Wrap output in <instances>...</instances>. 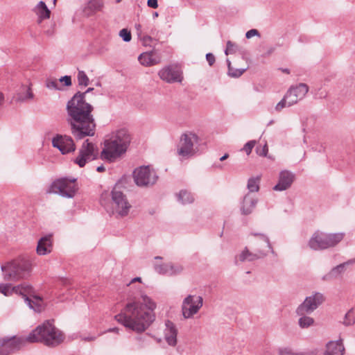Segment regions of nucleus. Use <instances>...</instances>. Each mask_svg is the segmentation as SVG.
Segmentation results:
<instances>
[{"label":"nucleus","mask_w":355,"mask_h":355,"mask_svg":"<svg viewBox=\"0 0 355 355\" xmlns=\"http://www.w3.org/2000/svg\"><path fill=\"white\" fill-rule=\"evenodd\" d=\"M344 237L343 233L327 234L316 231L309 241V247L313 250H322L334 247Z\"/></svg>","instance_id":"7"},{"label":"nucleus","mask_w":355,"mask_h":355,"mask_svg":"<svg viewBox=\"0 0 355 355\" xmlns=\"http://www.w3.org/2000/svg\"><path fill=\"white\" fill-rule=\"evenodd\" d=\"M4 279L17 281L28 277L31 271V263L27 259H17L1 266Z\"/></svg>","instance_id":"6"},{"label":"nucleus","mask_w":355,"mask_h":355,"mask_svg":"<svg viewBox=\"0 0 355 355\" xmlns=\"http://www.w3.org/2000/svg\"><path fill=\"white\" fill-rule=\"evenodd\" d=\"M116 2H120L121 1V0H116Z\"/></svg>","instance_id":"64"},{"label":"nucleus","mask_w":355,"mask_h":355,"mask_svg":"<svg viewBox=\"0 0 355 355\" xmlns=\"http://www.w3.org/2000/svg\"><path fill=\"white\" fill-rule=\"evenodd\" d=\"M252 235L257 236L259 238V240L263 241L266 244L267 247L270 250L272 254L275 253L273 248L270 244V240L266 234L261 233H252Z\"/></svg>","instance_id":"37"},{"label":"nucleus","mask_w":355,"mask_h":355,"mask_svg":"<svg viewBox=\"0 0 355 355\" xmlns=\"http://www.w3.org/2000/svg\"><path fill=\"white\" fill-rule=\"evenodd\" d=\"M355 323V311L349 310L345 315L343 324L345 326H350Z\"/></svg>","instance_id":"35"},{"label":"nucleus","mask_w":355,"mask_h":355,"mask_svg":"<svg viewBox=\"0 0 355 355\" xmlns=\"http://www.w3.org/2000/svg\"><path fill=\"white\" fill-rule=\"evenodd\" d=\"M94 89L93 87H89L84 92H77L67 103V121L71 134L76 139L95 135L96 125L92 114L94 107L85 100L86 94Z\"/></svg>","instance_id":"1"},{"label":"nucleus","mask_w":355,"mask_h":355,"mask_svg":"<svg viewBox=\"0 0 355 355\" xmlns=\"http://www.w3.org/2000/svg\"><path fill=\"white\" fill-rule=\"evenodd\" d=\"M206 60L209 63V66H212L215 62V56L211 53L206 54Z\"/></svg>","instance_id":"48"},{"label":"nucleus","mask_w":355,"mask_h":355,"mask_svg":"<svg viewBox=\"0 0 355 355\" xmlns=\"http://www.w3.org/2000/svg\"><path fill=\"white\" fill-rule=\"evenodd\" d=\"M119 36L125 42H129L132 40V35L130 31L127 28H123L119 31Z\"/></svg>","instance_id":"38"},{"label":"nucleus","mask_w":355,"mask_h":355,"mask_svg":"<svg viewBox=\"0 0 355 355\" xmlns=\"http://www.w3.org/2000/svg\"><path fill=\"white\" fill-rule=\"evenodd\" d=\"M77 79L79 86L87 87L89 84V79L84 71L78 70Z\"/></svg>","instance_id":"33"},{"label":"nucleus","mask_w":355,"mask_h":355,"mask_svg":"<svg viewBox=\"0 0 355 355\" xmlns=\"http://www.w3.org/2000/svg\"><path fill=\"white\" fill-rule=\"evenodd\" d=\"M198 137L195 134H183L178 146V155L184 159H188L194 155L196 153L194 145L198 143Z\"/></svg>","instance_id":"11"},{"label":"nucleus","mask_w":355,"mask_h":355,"mask_svg":"<svg viewBox=\"0 0 355 355\" xmlns=\"http://www.w3.org/2000/svg\"><path fill=\"white\" fill-rule=\"evenodd\" d=\"M156 304L145 294L126 304L124 312L115 315L117 322L136 332L144 331L155 320Z\"/></svg>","instance_id":"3"},{"label":"nucleus","mask_w":355,"mask_h":355,"mask_svg":"<svg viewBox=\"0 0 355 355\" xmlns=\"http://www.w3.org/2000/svg\"><path fill=\"white\" fill-rule=\"evenodd\" d=\"M95 339V337H85L84 338L85 340L91 341L94 340Z\"/></svg>","instance_id":"56"},{"label":"nucleus","mask_w":355,"mask_h":355,"mask_svg":"<svg viewBox=\"0 0 355 355\" xmlns=\"http://www.w3.org/2000/svg\"><path fill=\"white\" fill-rule=\"evenodd\" d=\"M246 69H234L233 67H230L228 74L231 77L239 78L246 71Z\"/></svg>","instance_id":"39"},{"label":"nucleus","mask_w":355,"mask_h":355,"mask_svg":"<svg viewBox=\"0 0 355 355\" xmlns=\"http://www.w3.org/2000/svg\"><path fill=\"white\" fill-rule=\"evenodd\" d=\"M268 148L267 144H265L263 147H257L256 148L257 153L261 157H266L268 154Z\"/></svg>","instance_id":"44"},{"label":"nucleus","mask_w":355,"mask_h":355,"mask_svg":"<svg viewBox=\"0 0 355 355\" xmlns=\"http://www.w3.org/2000/svg\"><path fill=\"white\" fill-rule=\"evenodd\" d=\"M324 301L323 294L316 292L305 298L296 309L297 315L309 314L313 312Z\"/></svg>","instance_id":"14"},{"label":"nucleus","mask_w":355,"mask_h":355,"mask_svg":"<svg viewBox=\"0 0 355 355\" xmlns=\"http://www.w3.org/2000/svg\"><path fill=\"white\" fill-rule=\"evenodd\" d=\"M300 316L298 324L301 328H308L313 324L314 320L313 318L307 316L306 314L298 315Z\"/></svg>","instance_id":"30"},{"label":"nucleus","mask_w":355,"mask_h":355,"mask_svg":"<svg viewBox=\"0 0 355 355\" xmlns=\"http://www.w3.org/2000/svg\"><path fill=\"white\" fill-rule=\"evenodd\" d=\"M46 87L50 89L60 90L58 83L56 79H47L45 83Z\"/></svg>","instance_id":"40"},{"label":"nucleus","mask_w":355,"mask_h":355,"mask_svg":"<svg viewBox=\"0 0 355 355\" xmlns=\"http://www.w3.org/2000/svg\"><path fill=\"white\" fill-rule=\"evenodd\" d=\"M111 196L113 209L112 213H116L121 217L127 216L131 205L128 202L125 196L122 191L118 189L116 186L113 188Z\"/></svg>","instance_id":"12"},{"label":"nucleus","mask_w":355,"mask_h":355,"mask_svg":"<svg viewBox=\"0 0 355 355\" xmlns=\"http://www.w3.org/2000/svg\"><path fill=\"white\" fill-rule=\"evenodd\" d=\"M57 0H53V3L55 4Z\"/></svg>","instance_id":"63"},{"label":"nucleus","mask_w":355,"mask_h":355,"mask_svg":"<svg viewBox=\"0 0 355 355\" xmlns=\"http://www.w3.org/2000/svg\"><path fill=\"white\" fill-rule=\"evenodd\" d=\"M203 305V299L201 296L189 295L185 297L182 304V315L185 319L191 318L198 313Z\"/></svg>","instance_id":"13"},{"label":"nucleus","mask_w":355,"mask_h":355,"mask_svg":"<svg viewBox=\"0 0 355 355\" xmlns=\"http://www.w3.org/2000/svg\"><path fill=\"white\" fill-rule=\"evenodd\" d=\"M295 175L288 171H282L279 173L278 183L273 187V190L283 191L288 189L293 182Z\"/></svg>","instance_id":"19"},{"label":"nucleus","mask_w":355,"mask_h":355,"mask_svg":"<svg viewBox=\"0 0 355 355\" xmlns=\"http://www.w3.org/2000/svg\"><path fill=\"white\" fill-rule=\"evenodd\" d=\"M33 12L37 17V23L40 24L43 20L50 18L51 10L47 7L45 2L40 1L33 9Z\"/></svg>","instance_id":"23"},{"label":"nucleus","mask_w":355,"mask_h":355,"mask_svg":"<svg viewBox=\"0 0 355 355\" xmlns=\"http://www.w3.org/2000/svg\"><path fill=\"white\" fill-rule=\"evenodd\" d=\"M138 37L145 46H151L154 41H157L150 35L143 34V33H138Z\"/></svg>","instance_id":"32"},{"label":"nucleus","mask_w":355,"mask_h":355,"mask_svg":"<svg viewBox=\"0 0 355 355\" xmlns=\"http://www.w3.org/2000/svg\"><path fill=\"white\" fill-rule=\"evenodd\" d=\"M103 7V2L102 0H90L85 7L84 11L87 15H90L100 11Z\"/></svg>","instance_id":"27"},{"label":"nucleus","mask_w":355,"mask_h":355,"mask_svg":"<svg viewBox=\"0 0 355 355\" xmlns=\"http://www.w3.org/2000/svg\"><path fill=\"white\" fill-rule=\"evenodd\" d=\"M150 33H151L152 35H154V31H153V30H152V31H150Z\"/></svg>","instance_id":"62"},{"label":"nucleus","mask_w":355,"mask_h":355,"mask_svg":"<svg viewBox=\"0 0 355 355\" xmlns=\"http://www.w3.org/2000/svg\"><path fill=\"white\" fill-rule=\"evenodd\" d=\"M256 141L255 140H250L249 141H248L243 146V148L241 149V150H243L248 155H249L253 148L254 147L255 144H256Z\"/></svg>","instance_id":"41"},{"label":"nucleus","mask_w":355,"mask_h":355,"mask_svg":"<svg viewBox=\"0 0 355 355\" xmlns=\"http://www.w3.org/2000/svg\"><path fill=\"white\" fill-rule=\"evenodd\" d=\"M168 275H175L180 274L183 270V267L180 264H174L169 262Z\"/></svg>","instance_id":"36"},{"label":"nucleus","mask_w":355,"mask_h":355,"mask_svg":"<svg viewBox=\"0 0 355 355\" xmlns=\"http://www.w3.org/2000/svg\"><path fill=\"white\" fill-rule=\"evenodd\" d=\"M280 355H306L304 353H295L288 348H284L280 350Z\"/></svg>","instance_id":"45"},{"label":"nucleus","mask_w":355,"mask_h":355,"mask_svg":"<svg viewBox=\"0 0 355 355\" xmlns=\"http://www.w3.org/2000/svg\"><path fill=\"white\" fill-rule=\"evenodd\" d=\"M53 320H47L33 329L28 336H12L0 340V355H9L22 348L27 342L42 343L48 346H55L62 342V334L55 328Z\"/></svg>","instance_id":"2"},{"label":"nucleus","mask_w":355,"mask_h":355,"mask_svg":"<svg viewBox=\"0 0 355 355\" xmlns=\"http://www.w3.org/2000/svg\"><path fill=\"white\" fill-rule=\"evenodd\" d=\"M141 277H135V278H133V279L131 280V282H130V283H134V282H141Z\"/></svg>","instance_id":"53"},{"label":"nucleus","mask_w":355,"mask_h":355,"mask_svg":"<svg viewBox=\"0 0 355 355\" xmlns=\"http://www.w3.org/2000/svg\"><path fill=\"white\" fill-rule=\"evenodd\" d=\"M259 32L257 29H250L245 33L247 39H250L254 36H259Z\"/></svg>","instance_id":"47"},{"label":"nucleus","mask_w":355,"mask_h":355,"mask_svg":"<svg viewBox=\"0 0 355 355\" xmlns=\"http://www.w3.org/2000/svg\"><path fill=\"white\" fill-rule=\"evenodd\" d=\"M229 157V155L228 154H225L223 156H222L220 158V161H224L226 159H227Z\"/></svg>","instance_id":"55"},{"label":"nucleus","mask_w":355,"mask_h":355,"mask_svg":"<svg viewBox=\"0 0 355 355\" xmlns=\"http://www.w3.org/2000/svg\"><path fill=\"white\" fill-rule=\"evenodd\" d=\"M282 71L286 73H290L289 69H282Z\"/></svg>","instance_id":"58"},{"label":"nucleus","mask_w":355,"mask_h":355,"mask_svg":"<svg viewBox=\"0 0 355 355\" xmlns=\"http://www.w3.org/2000/svg\"><path fill=\"white\" fill-rule=\"evenodd\" d=\"M51 235L42 237L37 243V252L40 255H45L51 251Z\"/></svg>","instance_id":"25"},{"label":"nucleus","mask_w":355,"mask_h":355,"mask_svg":"<svg viewBox=\"0 0 355 355\" xmlns=\"http://www.w3.org/2000/svg\"><path fill=\"white\" fill-rule=\"evenodd\" d=\"M344 350V346L340 340L330 341L326 345L324 355H343Z\"/></svg>","instance_id":"26"},{"label":"nucleus","mask_w":355,"mask_h":355,"mask_svg":"<svg viewBox=\"0 0 355 355\" xmlns=\"http://www.w3.org/2000/svg\"><path fill=\"white\" fill-rule=\"evenodd\" d=\"M101 203L103 205V194L101 196Z\"/></svg>","instance_id":"61"},{"label":"nucleus","mask_w":355,"mask_h":355,"mask_svg":"<svg viewBox=\"0 0 355 355\" xmlns=\"http://www.w3.org/2000/svg\"><path fill=\"white\" fill-rule=\"evenodd\" d=\"M286 106H288V98H286V95H284V98L276 105L275 110L277 112H281Z\"/></svg>","instance_id":"43"},{"label":"nucleus","mask_w":355,"mask_h":355,"mask_svg":"<svg viewBox=\"0 0 355 355\" xmlns=\"http://www.w3.org/2000/svg\"><path fill=\"white\" fill-rule=\"evenodd\" d=\"M257 203V200L251 193L246 194L243 198L241 207L242 214L244 215L250 214L255 207Z\"/></svg>","instance_id":"24"},{"label":"nucleus","mask_w":355,"mask_h":355,"mask_svg":"<svg viewBox=\"0 0 355 355\" xmlns=\"http://www.w3.org/2000/svg\"><path fill=\"white\" fill-rule=\"evenodd\" d=\"M105 168L103 165H101L96 168V171L100 173L105 171Z\"/></svg>","instance_id":"52"},{"label":"nucleus","mask_w":355,"mask_h":355,"mask_svg":"<svg viewBox=\"0 0 355 355\" xmlns=\"http://www.w3.org/2000/svg\"><path fill=\"white\" fill-rule=\"evenodd\" d=\"M59 81L60 83H64V85L67 87L71 86L72 84L71 78L70 76H62L59 79Z\"/></svg>","instance_id":"46"},{"label":"nucleus","mask_w":355,"mask_h":355,"mask_svg":"<svg viewBox=\"0 0 355 355\" xmlns=\"http://www.w3.org/2000/svg\"><path fill=\"white\" fill-rule=\"evenodd\" d=\"M355 263L354 259H349L343 263L334 267L328 273L324 275L322 279L324 281H331L339 277L347 269V267Z\"/></svg>","instance_id":"21"},{"label":"nucleus","mask_w":355,"mask_h":355,"mask_svg":"<svg viewBox=\"0 0 355 355\" xmlns=\"http://www.w3.org/2000/svg\"><path fill=\"white\" fill-rule=\"evenodd\" d=\"M139 63L145 67L156 65L161 62V56L155 50L141 53L138 57Z\"/></svg>","instance_id":"20"},{"label":"nucleus","mask_w":355,"mask_h":355,"mask_svg":"<svg viewBox=\"0 0 355 355\" xmlns=\"http://www.w3.org/2000/svg\"><path fill=\"white\" fill-rule=\"evenodd\" d=\"M309 91V87L305 83H300L292 86L286 92V98H288V107L293 105L299 101L303 99Z\"/></svg>","instance_id":"15"},{"label":"nucleus","mask_w":355,"mask_h":355,"mask_svg":"<svg viewBox=\"0 0 355 355\" xmlns=\"http://www.w3.org/2000/svg\"><path fill=\"white\" fill-rule=\"evenodd\" d=\"M130 135L125 129L114 132L110 139L105 141V147L101 153L102 159L114 162L124 154L130 143Z\"/></svg>","instance_id":"4"},{"label":"nucleus","mask_w":355,"mask_h":355,"mask_svg":"<svg viewBox=\"0 0 355 355\" xmlns=\"http://www.w3.org/2000/svg\"><path fill=\"white\" fill-rule=\"evenodd\" d=\"M12 292L21 295L24 298L25 303L30 309L36 312H41L42 309V299L37 295L33 296V300L29 297V295L32 296L33 293V288L31 285L27 284H20L12 287V291L10 290V287L8 285H0V293L4 295L8 296Z\"/></svg>","instance_id":"5"},{"label":"nucleus","mask_w":355,"mask_h":355,"mask_svg":"<svg viewBox=\"0 0 355 355\" xmlns=\"http://www.w3.org/2000/svg\"><path fill=\"white\" fill-rule=\"evenodd\" d=\"M76 182V178L58 179L51 184L48 192L58 194L64 198H72L78 190Z\"/></svg>","instance_id":"8"},{"label":"nucleus","mask_w":355,"mask_h":355,"mask_svg":"<svg viewBox=\"0 0 355 355\" xmlns=\"http://www.w3.org/2000/svg\"><path fill=\"white\" fill-rule=\"evenodd\" d=\"M98 149L97 146L89 139L83 143L79 149L78 155L74 159V163L80 167H84L89 162L96 159L98 157Z\"/></svg>","instance_id":"10"},{"label":"nucleus","mask_w":355,"mask_h":355,"mask_svg":"<svg viewBox=\"0 0 355 355\" xmlns=\"http://www.w3.org/2000/svg\"><path fill=\"white\" fill-rule=\"evenodd\" d=\"M266 253L259 248H257L254 252H250L247 247H245L241 252L235 258V263L238 264L239 261H254L264 257Z\"/></svg>","instance_id":"18"},{"label":"nucleus","mask_w":355,"mask_h":355,"mask_svg":"<svg viewBox=\"0 0 355 355\" xmlns=\"http://www.w3.org/2000/svg\"><path fill=\"white\" fill-rule=\"evenodd\" d=\"M52 145L57 148L62 154H67L76 150L75 143L70 136L57 135L52 139Z\"/></svg>","instance_id":"16"},{"label":"nucleus","mask_w":355,"mask_h":355,"mask_svg":"<svg viewBox=\"0 0 355 355\" xmlns=\"http://www.w3.org/2000/svg\"><path fill=\"white\" fill-rule=\"evenodd\" d=\"M169 268V263H155L154 264V269L156 272L160 275H168V270Z\"/></svg>","instance_id":"34"},{"label":"nucleus","mask_w":355,"mask_h":355,"mask_svg":"<svg viewBox=\"0 0 355 355\" xmlns=\"http://www.w3.org/2000/svg\"><path fill=\"white\" fill-rule=\"evenodd\" d=\"M155 260H162V257H159V256H157L155 257Z\"/></svg>","instance_id":"59"},{"label":"nucleus","mask_w":355,"mask_h":355,"mask_svg":"<svg viewBox=\"0 0 355 355\" xmlns=\"http://www.w3.org/2000/svg\"><path fill=\"white\" fill-rule=\"evenodd\" d=\"M3 100H4L3 94L1 92H0V107L2 105Z\"/></svg>","instance_id":"54"},{"label":"nucleus","mask_w":355,"mask_h":355,"mask_svg":"<svg viewBox=\"0 0 355 355\" xmlns=\"http://www.w3.org/2000/svg\"><path fill=\"white\" fill-rule=\"evenodd\" d=\"M135 184L140 187L153 186L158 180L156 171L149 166H143L136 168L133 172Z\"/></svg>","instance_id":"9"},{"label":"nucleus","mask_w":355,"mask_h":355,"mask_svg":"<svg viewBox=\"0 0 355 355\" xmlns=\"http://www.w3.org/2000/svg\"><path fill=\"white\" fill-rule=\"evenodd\" d=\"M176 196L178 201L183 205L192 203L194 200L192 194L186 190L180 191Z\"/></svg>","instance_id":"29"},{"label":"nucleus","mask_w":355,"mask_h":355,"mask_svg":"<svg viewBox=\"0 0 355 355\" xmlns=\"http://www.w3.org/2000/svg\"><path fill=\"white\" fill-rule=\"evenodd\" d=\"M159 78L168 83H181L182 80V71L176 65H168L162 68L158 73Z\"/></svg>","instance_id":"17"},{"label":"nucleus","mask_w":355,"mask_h":355,"mask_svg":"<svg viewBox=\"0 0 355 355\" xmlns=\"http://www.w3.org/2000/svg\"><path fill=\"white\" fill-rule=\"evenodd\" d=\"M237 48L238 46L235 43L231 41H227L225 53L226 55L234 53L236 51Z\"/></svg>","instance_id":"42"},{"label":"nucleus","mask_w":355,"mask_h":355,"mask_svg":"<svg viewBox=\"0 0 355 355\" xmlns=\"http://www.w3.org/2000/svg\"><path fill=\"white\" fill-rule=\"evenodd\" d=\"M135 28L137 29V33H142V31H141V24H135Z\"/></svg>","instance_id":"50"},{"label":"nucleus","mask_w":355,"mask_h":355,"mask_svg":"<svg viewBox=\"0 0 355 355\" xmlns=\"http://www.w3.org/2000/svg\"><path fill=\"white\" fill-rule=\"evenodd\" d=\"M166 328L164 329V338L166 343L171 346H175L177 344L178 330L170 320H167L165 323Z\"/></svg>","instance_id":"22"},{"label":"nucleus","mask_w":355,"mask_h":355,"mask_svg":"<svg viewBox=\"0 0 355 355\" xmlns=\"http://www.w3.org/2000/svg\"><path fill=\"white\" fill-rule=\"evenodd\" d=\"M226 62H227V67H228V71H229L230 70V67H232L231 66V62L230 61L229 59H227Z\"/></svg>","instance_id":"57"},{"label":"nucleus","mask_w":355,"mask_h":355,"mask_svg":"<svg viewBox=\"0 0 355 355\" xmlns=\"http://www.w3.org/2000/svg\"><path fill=\"white\" fill-rule=\"evenodd\" d=\"M119 328L117 327H114V328H110L107 330L108 332H115V333H119Z\"/></svg>","instance_id":"51"},{"label":"nucleus","mask_w":355,"mask_h":355,"mask_svg":"<svg viewBox=\"0 0 355 355\" xmlns=\"http://www.w3.org/2000/svg\"><path fill=\"white\" fill-rule=\"evenodd\" d=\"M33 94L29 87L23 86L22 91L17 94L16 100L19 102H24L28 99L33 98Z\"/></svg>","instance_id":"28"},{"label":"nucleus","mask_w":355,"mask_h":355,"mask_svg":"<svg viewBox=\"0 0 355 355\" xmlns=\"http://www.w3.org/2000/svg\"><path fill=\"white\" fill-rule=\"evenodd\" d=\"M259 181L260 178L259 176L256 178H251L248 180V189L250 192H257L259 189Z\"/></svg>","instance_id":"31"},{"label":"nucleus","mask_w":355,"mask_h":355,"mask_svg":"<svg viewBox=\"0 0 355 355\" xmlns=\"http://www.w3.org/2000/svg\"><path fill=\"white\" fill-rule=\"evenodd\" d=\"M158 16V13L157 12L153 13V17H157Z\"/></svg>","instance_id":"60"},{"label":"nucleus","mask_w":355,"mask_h":355,"mask_svg":"<svg viewBox=\"0 0 355 355\" xmlns=\"http://www.w3.org/2000/svg\"><path fill=\"white\" fill-rule=\"evenodd\" d=\"M147 5L152 8H157L158 7L157 0H148Z\"/></svg>","instance_id":"49"}]
</instances>
